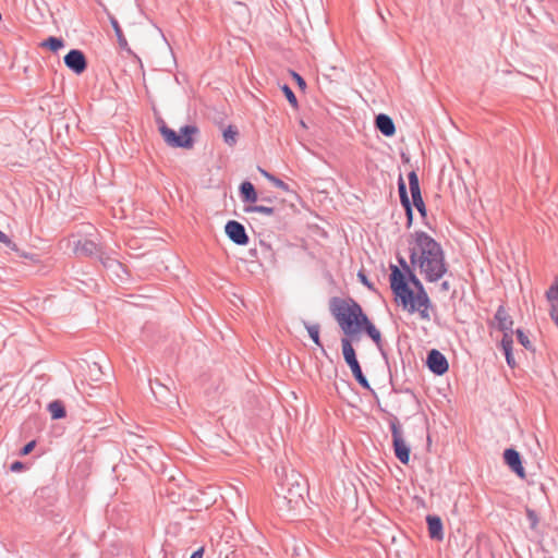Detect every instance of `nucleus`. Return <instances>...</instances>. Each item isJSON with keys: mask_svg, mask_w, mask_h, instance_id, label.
<instances>
[{"mask_svg": "<svg viewBox=\"0 0 558 558\" xmlns=\"http://www.w3.org/2000/svg\"><path fill=\"white\" fill-rule=\"evenodd\" d=\"M354 340L355 339H350V338L341 339L342 354H343L344 361L348 365H351V364L357 362L355 351L352 345V341H354Z\"/></svg>", "mask_w": 558, "mask_h": 558, "instance_id": "dca6fc26", "label": "nucleus"}, {"mask_svg": "<svg viewBox=\"0 0 558 558\" xmlns=\"http://www.w3.org/2000/svg\"><path fill=\"white\" fill-rule=\"evenodd\" d=\"M399 194L402 205L404 206L407 210L408 216V226L410 227L412 223V208L411 204L407 194L405 184L402 180L399 181Z\"/></svg>", "mask_w": 558, "mask_h": 558, "instance_id": "f3484780", "label": "nucleus"}, {"mask_svg": "<svg viewBox=\"0 0 558 558\" xmlns=\"http://www.w3.org/2000/svg\"><path fill=\"white\" fill-rule=\"evenodd\" d=\"M225 231H226L227 235L229 236V239L232 242H234L235 244H238V245H246L247 244L248 236L245 232L244 227L240 222H238L235 220L228 221L225 227Z\"/></svg>", "mask_w": 558, "mask_h": 558, "instance_id": "6e6552de", "label": "nucleus"}, {"mask_svg": "<svg viewBox=\"0 0 558 558\" xmlns=\"http://www.w3.org/2000/svg\"><path fill=\"white\" fill-rule=\"evenodd\" d=\"M23 466H24V465H23V463H22V462L16 461V462L12 463V465H11V471H13V472H19V471H21V470L23 469Z\"/></svg>", "mask_w": 558, "mask_h": 558, "instance_id": "72a5a7b5", "label": "nucleus"}, {"mask_svg": "<svg viewBox=\"0 0 558 558\" xmlns=\"http://www.w3.org/2000/svg\"><path fill=\"white\" fill-rule=\"evenodd\" d=\"M427 365L429 369L437 375H444L449 367L445 355L437 350H432L428 353Z\"/></svg>", "mask_w": 558, "mask_h": 558, "instance_id": "9d476101", "label": "nucleus"}, {"mask_svg": "<svg viewBox=\"0 0 558 558\" xmlns=\"http://www.w3.org/2000/svg\"><path fill=\"white\" fill-rule=\"evenodd\" d=\"M505 352V355H506V360H507V363L510 367H514L515 366V361H514V357L512 355V350H507V351H504Z\"/></svg>", "mask_w": 558, "mask_h": 558, "instance_id": "7c9ffc66", "label": "nucleus"}, {"mask_svg": "<svg viewBox=\"0 0 558 558\" xmlns=\"http://www.w3.org/2000/svg\"><path fill=\"white\" fill-rule=\"evenodd\" d=\"M204 555V548L201 547L196 551H194L190 558H203Z\"/></svg>", "mask_w": 558, "mask_h": 558, "instance_id": "f704fd0d", "label": "nucleus"}, {"mask_svg": "<svg viewBox=\"0 0 558 558\" xmlns=\"http://www.w3.org/2000/svg\"><path fill=\"white\" fill-rule=\"evenodd\" d=\"M375 125L387 137H391L396 134L395 123L387 114H378L375 119Z\"/></svg>", "mask_w": 558, "mask_h": 558, "instance_id": "ddd939ff", "label": "nucleus"}, {"mask_svg": "<svg viewBox=\"0 0 558 558\" xmlns=\"http://www.w3.org/2000/svg\"><path fill=\"white\" fill-rule=\"evenodd\" d=\"M359 278H360V280H361L364 284H366L367 287H371V284L368 283L367 278H366V276H365V275H363L362 272H360V274H359Z\"/></svg>", "mask_w": 558, "mask_h": 558, "instance_id": "4c0bfd02", "label": "nucleus"}, {"mask_svg": "<svg viewBox=\"0 0 558 558\" xmlns=\"http://www.w3.org/2000/svg\"><path fill=\"white\" fill-rule=\"evenodd\" d=\"M118 43H119V47L122 48V49H126L128 51H130L129 47H128V41H126V38L125 37H118Z\"/></svg>", "mask_w": 558, "mask_h": 558, "instance_id": "473e14b6", "label": "nucleus"}, {"mask_svg": "<svg viewBox=\"0 0 558 558\" xmlns=\"http://www.w3.org/2000/svg\"><path fill=\"white\" fill-rule=\"evenodd\" d=\"M284 96L287 97L288 101L290 102V105L293 107V108H296L298 107V99H296V96L294 95L293 90L288 86V85H283L281 87Z\"/></svg>", "mask_w": 558, "mask_h": 558, "instance_id": "5701e85b", "label": "nucleus"}, {"mask_svg": "<svg viewBox=\"0 0 558 558\" xmlns=\"http://www.w3.org/2000/svg\"><path fill=\"white\" fill-rule=\"evenodd\" d=\"M428 524V533L430 538L442 541L444 532H442V522L439 517L428 515L426 518Z\"/></svg>", "mask_w": 558, "mask_h": 558, "instance_id": "2eb2a0df", "label": "nucleus"}, {"mask_svg": "<svg viewBox=\"0 0 558 558\" xmlns=\"http://www.w3.org/2000/svg\"><path fill=\"white\" fill-rule=\"evenodd\" d=\"M49 411L51 413L52 418H62L65 416L64 408L59 402H52L49 404Z\"/></svg>", "mask_w": 558, "mask_h": 558, "instance_id": "6ab92c4d", "label": "nucleus"}, {"mask_svg": "<svg viewBox=\"0 0 558 558\" xmlns=\"http://www.w3.org/2000/svg\"><path fill=\"white\" fill-rule=\"evenodd\" d=\"M441 288H442L445 291L449 290V283H448L447 281H444V282L441 283Z\"/></svg>", "mask_w": 558, "mask_h": 558, "instance_id": "ea45409f", "label": "nucleus"}, {"mask_svg": "<svg viewBox=\"0 0 558 558\" xmlns=\"http://www.w3.org/2000/svg\"><path fill=\"white\" fill-rule=\"evenodd\" d=\"M41 47L49 48L52 51H57L61 47H63L62 39L50 37L48 40H45L40 44Z\"/></svg>", "mask_w": 558, "mask_h": 558, "instance_id": "aec40b11", "label": "nucleus"}, {"mask_svg": "<svg viewBox=\"0 0 558 558\" xmlns=\"http://www.w3.org/2000/svg\"><path fill=\"white\" fill-rule=\"evenodd\" d=\"M270 182H271L275 186H277L278 189H280V190H282V191H284V192H289V191H290V189H289L288 184H286L282 180L278 179V178H276V177H274V179H270Z\"/></svg>", "mask_w": 558, "mask_h": 558, "instance_id": "bb28decb", "label": "nucleus"}, {"mask_svg": "<svg viewBox=\"0 0 558 558\" xmlns=\"http://www.w3.org/2000/svg\"><path fill=\"white\" fill-rule=\"evenodd\" d=\"M411 281L416 287L414 292L408 287L404 274L397 267H391L390 286L395 293L396 301L410 312H417L423 319H429V299L423 289L421 281L414 274H411Z\"/></svg>", "mask_w": 558, "mask_h": 558, "instance_id": "7ed1b4c3", "label": "nucleus"}, {"mask_svg": "<svg viewBox=\"0 0 558 558\" xmlns=\"http://www.w3.org/2000/svg\"><path fill=\"white\" fill-rule=\"evenodd\" d=\"M65 65L76 74L83 73L87 68L85 56L82 51L73 49L64 57Z\"/></svg>", "mask_w": 558, "mask_h": 558, "instance_id": "1a4fd4ad", "label": "nucleus"}, {"mask_svg": "<svg viewBox=\"0 0 558 558\" xmlns=\"http://www.w3.org/2000/svg\"><path fill=\"white\" fill-rule=\"evenodd\" d=\"M512 343H513V340L511 337V332H505L502 340H501L502 350L504 351L512 350Z\"/></svg>", "mask_w": 558, "mask_h": 558, "instance_id": "393cba45", "label": "nucleus"}, {"mask_svg": "<svg viewBox=\"0 0 558 558\" xmlns=\"http://www.w3.org/2000/svg\"><path fill=\"white\" fill-rule=\"evenodd\" d=\"M260 173L270 182V179H274V175L267 172L266 170L260 169Z\"/></svg>", "mask_w": 558, "mask_h": 558, "instance_id": "e433bc0d", "label": "nucleus"}, {"mask_svg": "<svg viewBox=\"0 0 558 558\" xmlns=\"http://www.w3.org/2000/svg\"><path fill=\"white\" fill-rule=\"evenodd\" d=\"M112 25H113L114 31H116V32H117V34L119 35V34L121 33V29L119 28L118 23L113 21V22H112Z\"/></svg>", "mask_w": 558, "mask_h": 558, "instance_id": "58836bf2", "label": "nucleus"}, {"mask_svg": "<svg viewBox=\"0 0 558 558\" xmlns=\"http://www.w3.org/2000/svg\"><path fill=\"white\" fill-rule=\"evenodd\" d=\"M410 262L414 271L426 280L437 281L447 271L441 246L425 232H414L408 240Z\"/></svg>", "mask_w": 558, "mask_h": 558, "instance_id": "f257e3e1", "label": "nucleus"}, {"mask_svg": "<svg viewBox=\"0 0 558 558\" xmlns=\"http://www.w3.org/2000/svg\"><path fill=\"white\" fill-rule=\"evenodd\" d=\"M240 191L244 202L255 203L257 201V193L251 182H243L240 186Z\"/></svg>", "mask_w": 558, "mask_h": 558, "instance_id": "a211bd4d", "label": "nucleus"}, {"mask_svg": "<svg viewBox=\"0 0 558 558\" xmlns=\"http://www.w3.org/2000/svg\"><path fill=\"white\" fill-rule=\"evenodd\" d=\"M68 248L72 250L78 256H92L100 252V246L92 239L83 238L78 234H72L65 240Z\"/></svg>", "mask_w": 558, "mask_h": 558, "instance_id": "39448f33", "label": "nucleus"}, {"mask_svg": "<svg viewBox=\"0 0 558 558\" xmlns=\"http://www.w3.org/2000/svg\"><path fill=\"white\" fill-rule=\"evenodd\" d=\"M0 242L7 245L12 250H16V244L11 241V239L0 230Z\"/></svg>", "mask_w": 558, "mask_h": 558, "instance_id": "a878e982", "label": "nucleus"}, {"mask_svg": "<svg viewBox=\"0 0 558 558\" xmlns=\"http://www.w3.org/2000/svg\"><path fill=\"white\" fill-rule=\"evenodd\" d=\"M546 299L549 303V315L558 327V278L546 291Z\"/></svg>", "mask_w": 558, "mask_h": 558, "instance_id": "f8f14e48", "label": "nucleus"}, {"mask_svg": "<svg viewBox=\"0 0 558 558\" xmlns=\"http://www.w3.org/2000/svg\"><path fill=\"white\" fill-rule=\"evenodd\" d=\"M349 367H350V369H351L353 375L362 373V369H361V366H360L359 362L349 365Z\"/></svg>", "mask_w": 558, "mask_h": 558, "instance_id": "2f4dec72", "label": "nucleus"}, {"mask_svg": "<svg viewBox=\"0 0 558 558\" xmlns=\"http://www.w3.org/2000/svg\"><path fill=\"white\" fill-rule=\"evenodd\" d=\"M518 339L524 348H530L531 342L529 338L521 331L517 330Z\"/></svg>", "mask_w": 558, "mask_h": 558, "instance_id": "cd10ccee", "label": "nucleus"}, {"mask_svg": "<svg viewBox=\"0 0 558 558\" xmlns=\"http://www.w3.org/2000/svg\"><path fill=\"white\" fill-rule=\"evenodd\" d=\"M293 77L295 78V81L299 84V86H301V87L305 86L304 80L299 74L293 73Z\"/></svg>", "mask_w": 558, "mask_h": 558, "instance_id": "c9c22d12", "label": "nucleus"}, {"mask_svg": "<svg viewBox=\"0 0 558 558\" xmlns=\"http://www.w3.org/2000/svg\"><path fill=\"white\" fill-rule=\"evenodd\" d=\"M409 187L412 195L413 205L424 217L426 215V208L421 195L418 178L414 171L410 172L409 174Z\"/></svg>", "mask_w": 558, "mask_h": 558, "instance_id": "0eeeda50", "label": "nucleus"}, {"mask_svg": "<svg viewBox=\"0 0 558 558\" xmlns=\"http://www.w3.org/2000/svg\"><path fill=\"white\" fill-rule=\"evenodd\" d=\"M35 445H36V442H35L34 440L29 441L28 444H26V445L23 447V449H22L21 453H22L23 456H26V454L31 453V452L33 451V449L35 448Z\"/></svg>", "mask_w": 558, "mask_h": 558, "instance_id": "c756f323", "label": "nucleus"}, {"mask_svg": "<svg viewBox=\"0 0 558 558\" xmlns=\"http://www.w3.org/2000/svg\"><path fill=\"white\" fill-rule=\"evenodd\" d=\"M330 312L343 331L344 338L359 339L362 332H366L377 345H380V331L356 302L335 298L330 302Z\"/></svg>", "mask_w": 558, "mask_h": 558, "instance_id": "f03ea898", "label": "nucleus"}, {"mask_svg": "<svg viewBox=\"0 0 558 558\" xmlns=\"http://www.w3.org/2000/svg\"><path fill=\"white\" fill-rule=\"evenodd\" d=\"M307 331H308L310 337L313 339V341L317 345H320L319 327L317 325L307 326Z\"/></svg>", "mask_w": 558, "mask_h": 558, "instance_id": "b1692460", "label": "nucleus"}, {"mask_svg": "<svg viewBox=\"0 0 558 558\" xmlns=\"http://www.w3.org/2000/svg\"><path fill=\"white\" fill-rule=\"evenodd\" d=\"M390 428L395 454L401 463L408 464L410 461V447L403 437V433L397 418H393L390 422Z\"/></svg>", "mask_w": 558, "mask_h": 558, "instance_id": "423d86ee", "label": "nucleus"}, {"mask_svg": "<svg viewBox=\"0 0 558 558\" xmlns=\"http://www.w3.org/2000/svg\"><path fill=\"white\" fill-rule=\"evenodd\" d=\"M158 129L165 142L171 147L191 148L193 146V135L197 133V128L186 125L181 128L180 133L170 129L165 121L158 122Z\"/></svg>", "mask_w": 558, "mask_h": 558, "instance_id": "20e7f679", "label": "nucleus"}, {"mask_svg": "<svg viewBox=\"0 0 558 558\" xmlns=\"http://www.w3.org/2000/svg\"><path fill=\"white\" fill-rule=\"evenodd\" d=\"M246 211L258 213V214H263L266 216H271V215H274L275 209L269 206L256 205V206H252V207L247 208Z\"/></svg>", "mask_w": 558, "mask_h": 558, "instance_id": "4be33fe9", "label": "nucleus"}, {"mask_svg": "<svg viewBox=\"0 0 558 558\" xmlns=\"http://www.w3.org/2000/svg\"><path fill=\"white\" fill-rule=\"evenodd\" d=\"M238 131L233 126H228L223 132L225 142L232 146L236 142Z\"/></svg>", "mask_w": 558, "mask_h": 558, "instance_id": "412c9836", "label": "nucleus"}, {"mask_svg": "<svg viewBox=\"0 0 558 558\" xmlns=\"http://www.w3.org/2000/svg\"><path fill=\"white\" fill-rule=\"evenodd\" d=\"M495 320L497 322V327L501 331H504V332H511L512 331L513 320L508 315V313H507V311L505 310L504 306H500L497 310L496 315H495Z\"/></svg>", "mask_w": 558, "mask_h": 558, "instance_id": "4468645a", "label": "nucleus"}, {"mask_svg": "<svg viewBox=\"0 0 558 558\" xmlns=\"http://www.w3.org/2000/svg\"><path fill=\"white\" fill-rule=\"evenodd\" d=\"M353 376L355 377V379L359 381V384L361 386H363L364 388H369V384H368L367 379L365 378V376L363 375V373H360V374H356Z\"/></svg>", "mask_w": 558, "mask_h": 558, "instance_id": "c85d7f7f", "label": "nucleus"}, {"mask_svg": "<svg viewBox=\"0 0 558 558\" xmlns=\"http://www.w3.org/2000/svg\"><path fill=\"white\" fill-rule=\"evenodd\" d=\"M505 462L521 478H525V471L521 463L520 454L514 449H506L504 452Z\"/></svg>", "mask_w": 558, "mask_h": 558, "instance_id": "9b49d317", "label": "nucleus"}]
</instances>
